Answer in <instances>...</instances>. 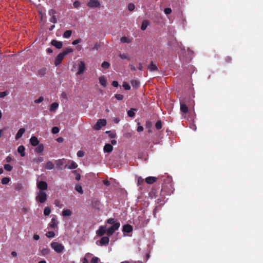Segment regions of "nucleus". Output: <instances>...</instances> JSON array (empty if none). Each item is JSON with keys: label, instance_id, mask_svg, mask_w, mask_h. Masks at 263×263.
I'll use <instances>...</instances> for the list:
<instances>
[{"label": "nucleus", "instance_id": "nucleus-35", "mask_svg": "<svg viewBox=\"0 0 263 263\" xmlns=\"http://www.w3.org/2000/svg\"><path fill=\"white\" fill-rule=\"evenodd\" d=\"M92 256V254L90 253H87L86 254L85 257L83 259V263H87L88 262V260L87 258L90 257Z\"/></svg>", "mask_w": 263, "mask_h": 263}, {"label": "nucleus", "instance_id": "nucleus-26", "mask_svg": "<svg viewBox=\"0 0 263 263\" xmlns=\"http://www.w3.org/2000/svg\"><path fill=\"white\" fill-rule=\"evenodd\" d=\"M58 107L59 104L57 102H53L51 104L49 110L52 112L58 109Z\"/></svg>", "mask_w": 263, "mask_h": 263}, {"label": "nucleus", "instance_id": "nucleus-23", "mask_svg": "<svg viewBox=\"0 0 263 263\" xmlns=\"http://www.w3.org/2000/svg\"><path fill=\"white\" fill-rule=\"evenodd\" d=\"M25 147L23 145H20L18 147L17 152L22 157H24L25 155Z\"/></svg>", "mask_w": 263, "mask_h": 263}, {"label": "nucleus", "instance_id": "nucleus-11", "mask_svg": "<svg viewBox=\"0 0 263 263\" xmlns=\"http://www.w3.org/2000/svg\"><path fill=\"white\" fill-rule=\"evenodd\" d=\"M68 162L70 163V164L69 165H65L64 166V168L72 170L78 167L77 164L74 161L69 160Z\"/></svg>", "mask_w": 263, "mask_h": 263}, {"label": "nucleus", "instance_id": "nucleus-16", "mask_svg": "<svg viewBox=\"0 0 263 263\" xmlns=\"http://www.w3.org/2000/svg\"><path fill=\"white\" fill-rule=\"evenodd\" d=\"M99 81L100 84L104 87H105L107 85V80L104 76H101L99 78Z\"/></svg>", "mask_w": 263, "mask_h": 263}, {"label": "nucleus", "instance_id": "nucleus-54", "mask_svg": "<svg viewBox=\"0 0 263 263\" xmlns=\"http://www.w3.org/2000/svg\"><path fill=\"white\" fill-rule=\"evenodd\" d=\"M84 153L83 151H79L77 152V156L78 157H82L84 156Z\"/></svg>", "mask_w": 263, "mask_h": 263}, {"label": "nucleus", "instance_id": "nucleus-38", "mask_svg": "<svg viewBox=\"0 0 263 263\" xmlns=\"http://www.w3.org/2000/svg\"><path fill=\"white\" fill-rule=\"evenodd\" d=\"M46 69L45 68H42L39 70L38 71V74L43 76H44L46 73Z\"/></svg>", "mask_w": 263, "mask_h": 263}, {"label": "nucleus", "instance_id": "nucleus-57", "mask_svg": "<svg viewBox=\"0 0 263 263\" xmlns=\"http://www.w3.org/2000/svg\"><path fill=\"white\" fill-rule=\"evenodd\" d=\"M106 133L109 134V136L111 138L115 137V134L111 133V131H106Z\"/></svg>", "mask_w": 263, "mask_h": 263}, {"label": "nucleus", "instance_id": "nucleus-21", "mask_svg": "<svg viewBox=\"0 0 263 263\" xmlns=\"http://www.w3.org/2000/svg\"><path fill=\"white\" fill-rule=\"evenodd\" d=\"M148 69L151 71H157L158 69L157 66L154 64V62L153 61L151 62L150 64L148 66Z\"/></svg>", "mask_w": 263, "mask_h": 263}, {"label": "nucleus", "instance_id": "nucleus-39", "mask_svg": "<svg viewBox=\"0 0 263 263\" xmlns=\"http://www.w3.org/2000/svg\"><path fill=\"white\" fill-rule=\"evenodd\" d=\"M110 66V64L108 62L104 61L102 63L101 66L104 69H108Z\"/></svg>", "mask_w": 263, "mask_h": 263}, {"label": "nucleus", "instance_id": "nucleus-44", "mask_svg": "<svg viewBox=\"0 0 263 263\" xmlns=\"http://www.w3.org/2000/svg\"><path fill=\"white\" fill-rule=\"evenodd\" d=\"M106 222L108 224H112V226L114 224V223H116L117 222H116V220L114 218H110L107 219Z\"/></svg>", "mask_w": 263, "mask_h": 263}, {"label": "nucleus", "instance_id": "nucleus-45", "mask_svg": "<svg viewBox=\"0 0 263 263\" xmlns=\"http://www.w3.org/2000/svg\"><path fill=\"white\" fill-rule=\"evenodd\" d=\"M72 173L75 175V178L77 180H79L81 178V176L77 171H73Z\"/></svg>", "mask_w": 263, "mask_h": 263}, {"label": "nucleus", "instance_id": "nucleus-47", "mask_svg": "<svg viewBox=\"0 0 263 263\" xmlns=\"http://www.w3.org/2000/svg\"><path fill=\"white\" fill-rule=\"evenodd\" d=\"M155 127L157 129H160L162 128V123L160 121H158L155 125Z\"/></svg>", "mask_w": 263, "mask_h": 263}, {"label": "nucleus", "instance_id": "nucleus-7", "mask_svg": "<svg viewBox=\"0 0 263 263\" xmlns=\"http://www.w3.org/2000/svg\"><path fill=\"white\" fill-rule=\"evenodd\" d=\"M37 186L41 191H44L47 190L48 185L47 183L44 181H37Z\"/></svg>", "mask_w": 263, "mask_h": 263}, {"label": "nucleus", "instance_id": "nucleus-33", "mask_svg": "<svg viewBox=\"0 0 263 263\" xmlns=\"http://www.w3.org/2000/svg\"><path fill=\"white\" fill-rule=\"evenodd\" d=\"M135 110H136V109L134 108H131L127 112L128 116L130 117H134L135 115Z\"/></svg>", "mask_w": 263, "mask_h": 263}, {"label": "nucleus", "instance_id": "nucleus-29", "mask_svg": "<svg viewBox=\"0 0 263 263\" xmlns=\"http://www.w3.org/2000/svg\"><path fill=\"white\" fill-rule=\"evenodd\" d=\"M49 252L50 250L47 248H43L41 250V254L43 256L47 255L48 254H49Z\"/></svg>", "mask_w": 263, "mask_h": 263}, {"label": "nucleus", "instance_id": "nucleus-15", "mask_svg": "<svg viewBox=\"0 0 263 263\" xmlns=\"http://www.w3.org/2000/svg\"><path fill=\"white\" fill-rule=\"evenodd\" d=\"M109 241V239L108 236L103 237L100 241V246H105L108 243Z\"/></svg>", "mask_w": 263, "mask_h": 263}, {"label": "nucleus", "instance_id": "nucleus-49", "mask_svg": "<svg viewBox=\"0 0 263 263\" xmlns=\"http://www.w3.org/2000/svg\"><path fill=\"white\" fill-rule=\"evenodd\" d=\"M60 129L58 127H53L52 129V133L53 134H57L59 132Z\"/></svg>", "mask_w": 263, "mask_h": 263}, {"label": "nucleus", "instance_id": "nucleus-1", "mask_svg": "<svg viewBox=\"0 0 263 263\" xmlns=\"http://www.w3.org/2000/svg\"><path fill=\"white\" fill-rule=\"evenodd\" d=\"M73 52V50L72 48H67L64 50L62 53H59L55 58L54 64L55 66L59 65L64 58L65 57L66 55H67L69 53H71Z\"/></svg>", "mask_w": 263, "mask_h": 263}, {"label": "nucleus", "instance_id": "nucleus-17", "mask_svg": "<svg viewBox=\"0 0 263 263\" xmlns=\"http://www.w3.org/2000/svg\"><path fill=\"white\" fill-rule=\"evenodd\" d=\"M51 44L58 49H61L62 47V42L60 41L52 40L51 42Z\"/></svg>", "mask_w": 263, "mask_h": 263}, {"label": "nucleus", "instance_id": "nucleus-22", "mask_svg": "<svg viewBox=\"0 0 263 263\" xmlns=\"http://www.w3.org/2000/svg\"><path fill=\"white\" fill-rule=\"evenodd\" d=\"M157 178L155 177H148L145 179V181L148 184H152L156 182Z\"/></svg>", "mask_w": 263, "mask_h": 263}, {"label": "nucleus", "instance_id": "nucleus-28", "mask_svg": "<svg viewBox=\"0 0 263 263\" xmlns=\"http://www.w3.org/2000/svg\"><path fill=\"white\" fill-rule=\"evenodd\" d=\"M54 165L52 162L48 161L45 164V168L47 170H52L54 168Z\"/></svg>", "mask_w": 263, "mask_h": 263}, {"label": "nucleus", "instance_id": "nucleus-64", "mask_svg": "<svg viewBox=\"0 0 263 263\" xmlns=\"http://www.w3.org/2000/svg\"><path fill=\"white\" fill-rule=\"evenodd\" d=\"M121 263H138V261L136 262V261H125L122 262Z\"/></svg>", "mask_w": 263, "mask_h": 263}, {"label": "nucleus", "instance_id": "nucleus-24", "mask_svg": "<svg viewBox=\"0 0 263 263\" xmlns=\"http://www.w3.org/2000/svg\"><path fill=\"white\" fill-rule=\"evenodd\" d=\"M123 231L124 232L130 233L133 231V228L130 225L126 224L124 226Z\"/></svg>", "mask_w": 263, "mask_h": 263}, {"label": "nucleus", "instance_id": "nucleus-31", "mask_svg": "<svg viewBox=\"0 0 263 263\" xmlns=\"http://www.w3.org/2000/svg\"><path fill=\"white\" fill-rule=\"evenodd\" d=\"M148 25H149V23L147 21H146V20L143 21L142 23L141 26V29L142 30H145L146 29V28L147 27Z\"/></svg>", "mask_w": 263, "mask_h": 263}, {"label": "nucleus", "instance_id": "nucleus-25", "mask_svg": "<svg viewBox=\"0 0 263 263\" xmlns=\"http://www.w3.org/2000/svg\"><path fill=\"white\" fill-rule=\"evenodd\" d=\"M37 146L35 148V152L37 153H42L44 151V145L43 144H39V145H37Z\"/></svg>", "mask_w": 263, "mask_h": 263}, {"label": "nucleus", "instance_id": "nucleus-41", "mask_svg": "<svg viewBox=\"0 0 263 263\" xmlns=\"http://www.w3.org/2000/svg\"><path fill=\"white\" fill-rule=\"evenodd\" d=\"M131 84L133 87H138L139 86V82L137 80H132L131 81Z\"/></svg>", "mask_w": 263, "mask_h": 263}, {"label": "nucleus", "instance_id": "nucleus-60", "mask_svg": "<svg viewBox=\"0 0 263 263\" xmlns=\"http://www.w3.org/2000/svg\"><path fill=\"white\" fill-rule=\"evenodd\" d=\"M112 85L115 87H117L119 85L118 84V82L116 81H114L112 82Z\"/></svg>", "mask_w": 263, "mask_h": 263}, {"label": "nucleus", "instance_id": "nucleus-56", "mask_svg": "<svg viewBox=\"0 0 263 263\" xmlns=\"http://www.w3.org/2000/svg\"><path fill=\"white\" fill-rule=\"evenodd\" d=\"M8 93L6 91H3L0 92V98H3L7 95H8Z\"/></svg>", "mask_w": 263, "mask_h": 263}, {"label": "nucleus", "instance_id": "nucleus-37", "mask_svg": "<svg viewBox=\"0 0 263 263\" xmlns=\"http://www.w3.org/2000/svg\"><path fill=\"white\" fill-rule=\"evenodd\" d=\"M10 179L9 177H4L2 179V183L3 184H7L10 182Z\"/></svg>", "mask_w": 263, "mask_h": 263}, {"label": "nucleus", "instance_id": "nucleus-4", "mask_svg": "<svg viewBox=\"0 0 263 263\" xmlns=\"http://www.w3.org/2000/svg\"><path fill=\"white\" fill-rule=\"evenodd\" d=\"M120 226V224L119 222H116L114 223V225L111 226L110 227L107 228V235L108 236L112 235L116 231L118 230Z\"/></svg>", "mask_w": 263, "mask_h": 263}, {"label": "nucleus", "instance_id": "nucleus-19", "mask_svg": "<svg viewBox=\"0 0 263 263\" xmlns=\"http://www.w3.org/2000/svg\"><path fill=\"white\" fill-rule=\"evenodd\" d=\"M180 110L181 112L186 114L188 112V107L185 104L181 102Z\"/></svg>", "mask_w": 263, "mask_h": 263}, {"label": "nucleus", "instance_id": "nucleus-8", "mask_svg": "<svg viewBox=\"0 0 263 263\" xmlns=\"http://www.w3.org/2000/svg\"><path fill=\"white\" fill-rule=\"evenodd\" d=\"M85 69L86 67L84 62L82 61H80V63L79 64L78 71L77 72V74L78 75L81 74L84 72Z\"/></svg>", "mask_w": 263, "mask_h": 263}, {"label": "nucleus", "instance_id": "nucleus-10", "mask_svg": "<svg viewBox=\"0 0 263 263\" xmlns=\"http://www.w3.org/2000/svg\"><path fill=\"white\" fill-rule=\"evenodd\" d=\"M105 233L107 234V228L106 226L100 227L99 230H98L97 231V234L98 236H102Z\"/></svg>", "mask_w": 263, "mask_h": 263}, {"label": "nucleus", "instance_id": "nucleus-40", "mask_svg": "<svg viewBox=\"0 0 263 263\" xmlns=\"http://www.w3.org/2000/svg\"><path fill=\"white\" fill-rule=\"evenodd\" d=\"M4 167L5 170L8 172L12 171L13 168V167L9 164H5Z\"/></svg>", "mask_w": 263, "mask_h": 263}, {"label": "nucleus", "instance_id": "nucleus-32", "mask_svg": "<svg viewBox=\"0 0 263 263\" xmlns=\"http://www.w3.org/2000/svg\"><path fill=\"white\" fill-rule=\"evenodd\" d=\"M71 33H72V31L71 30H66L64 33L63 37L65 38H66V39L69 38L71 36Z\"/></svg>", "mask_w": 263, "mask_h": 263}, {"label": "nucleus", "instance_id": "nucleus-58", "mask_svg": "<svg viewBox=\"0 0 263 263\" xmlns=\"http://www.w3.org/2000/svg\"><path fill=\"white\" fill-rule=\"evenodd\" d=\"M164 12L166 14H169L172 12V10L169 8H165L164 9Z\"/></svg>", "mask_w": 263, "mask_h": 263}, {"label": "nucleus", "instance_id": "nucleus-20", "mask_svg": "<svg viewBox=\"0 0 263 263\" xmlns=\"http://www.w3.org/2000/svg\"><path fill=\"white\" fill-rule=\"evenodd\" d=\"M113 149V147L110 144H106L104 146V151L106 153H110Z\"/></svg>", "mask_w": 263, "mask_h": 263}, {"label": "nucleus", "instance_id": "nucleus-6", "mask_svg": "<svg viewBox=\"0 0 263 263\" xmlns=\"http://www.w3.org/2000/svg\"><path fill=\"white\" fill-rule=\"evenodd\" d=\"M56 13L55 10L54 9H50L48 11V14L50 16L49 19V21L54 24L57 22V18L55 16V14Z\"/></svg>", "mask_w": 263, "mask_h": 263}, {"label": "nucleus", "instance_id": "nucleus-12", "mask_svg": "<svg viewBox=\"0 0 263 263\" xmlns=\"http://www.w3.org/2000/svg\"><path fill=\"white\" fill-rule=\"evenodd\" d=\"M59 223L58 221L56 218H52L50 222L49 223L48 226L51 229H55L58 227Z\"/></svg>", "mask_w": 263, "mask_h": 263}, {"label": "nucleus", "instance_id": "nucleus-30", "mask_svg": "<svg viewBox=\"0 0 263 263\" xmlns=\"http://www.w3.org/2000/svg\"><path fill=\"white\" fill-rule=\"evenodd\" d=\"M72 212L69 209L64 210L62 211V215L63 216H69L71 215Z\"/></svg>", "mask_w": 263, "mask_h": 263}, {"label": "nucleus", "instance_id": "nucleus-2", "mask_svg": "<svg viewBox=\"0 0 263 263\" xmlns=\"http://www.w3.org/2000/svg\"><path fill=\"white\" fill-rule=\"evenodd\" d=\"M51 247L58 253H61L64 250V247L61 243L53 242L51 243Z\"/></svg>", "mask_w": 263, "mask_h": 263}, {"label": "nucleus", "instance_id": "nucleus-9", "mask_svg": "<svg viewBox=\"0 0 263 263\" xmlns=\"http://www.w3.org/2000/svg\"><path fill=\"white\" fill-rule=\"evenodd\" d=\"M100 5V4L98 0H90L87 4L88 6L92 8L99 7Z\"/></svg>", "mask_w": 263, "mask_h": 263}, {"label": "nucleus", "instance_id": "nucleus-5", "mask_svg": "<svg viewBox=\"0 0 263 263\" xmlns=\"http://www.w3.org/2000/svg\"><path fill=\"white\" fill-rule=\"evenodd\" d=\"M106 124V120L105 119H99L96 124L94 125L95 130H99L102 127L105 126Z\"/></svg>", "mask_w": 263, "mask_h": 263}, {"label": "nucleus", "instance_id": "nucleus-48", "mask_svg": "<svg viewBox=\"0 0 263 263\" xmlns=\"http://www.w3.org/2000/svg\"><path fill=\"white\" fill-rule=\"evenodd\" d=\"M123 87H124V88L125 89V90H129L130 89V85L126 82H124L123 84Z\"/></svg>", "mask_w": 263, "mask_h": 263}, {"label": "nucleus", "instance_id": "nucleus-36", "mask_svg": "<svg viewBox=\"0 0 263 263\" xmlns=\"http://www.w3.org/2000/svg\"><path fill=\"white\" fill-rule=\"evenodd\" d=\"M75 190L80 194H83V193L82 187L80 185H76Z\"/></svg>", "mask_w": 263, "mask_h": 263}, {"label": "nucleus", "instance_id": "nucleus-46", "mask_svg": "<svg viewBox=\"0 0 263 263\" xmlns=\"http://www.w3.org/2000/svg\"><path fill=\"white\" fill-rule=\"evenodd\" d=\"M135 5L133 3H130L128 5V9L130 11H132L135 9Z\"/></svg>", "mask_w": 263, "mask_h": 263}, {"label": "nucleus", "instance_id": "nucleus-34", "mask_svg": "<svg viewBox=\"0 0 263 263\" xmlns=\"http://www.w3.org/2000/svg\"><path fill=\"white\" fill-rule=\"evenodd\" d=\"M46 236L48 238H52L54 237L55 234L53 231H48L46 233Z\"/></svg>", "mask_w": 263, "mask_h": 263}, {"label": "nucleus", "instance_id": "nucleus-51", "mask_svg": "<svg viewBox=\"0 0 263 263\" xmlns=\"http://www.w3.org/2000/svg\"><path fill=\"white\" fill-rule=\"evenodd\" d=\"M99 259L97 257H93L92 258L90 263H98Z\"/></svg>", "mask_w": 263, "mask_h": 263}, {"label": "nucleus", "instance_id": "nucleus-63", "mask_svg": "<svg viewBox=\"0 0 263 263\" xmlns=\"http://www.w3.org/2000/svg\"><path fill=\"white\" fill-rule=\"evenodd\" d=\"M143 130V127L142 126H139L137 128V131L140 132Z\"/></svg>", "mask_w": 263, "mask_h": 263}, {"label": "nucleus", "instance_id": "nucleus-62", "mask_svg": "<svg viewBox=\"0 0 263 263\" xmlns=\"http://www.w3.org/2000/svg\"><path fill=\"white\" fill-rule=\"evenodd\" d=\"M103 182L106 186H109L110 185V183L108 180H103Z\"/></svg>", "mask_w": 263, "mask_h": 263}, {"label": "nucleus", "instance_id": "nucleus-42", "mask_svg": "<svg viewBox=\"0 0 263 263\" xmlns=\"http://www.w3.org/2000/svg\"><path fill=\"white\" fill-rule=\"evenodd\" d=\"M144 183V179L141 177L137 178V185L140 186Z\"/></svg>", "mask_w": 263, "mask_h": 263}, {"label": "nucleus", "instance_id": "nucleus-14", "mask_svg": "<svg viewBox=\"0 0 263 263\" xmlns=\"http://www.w3.org/2000/svg\"><path fill=\"white\" fill-rule=\"evenodd\" d=\"M30 142L31 145L33 146H36L39 144V141L35 136H32L30 139Z\"/></svg>", "mask_w": 263, "mask_h": 263}, {"label": "nucleus", "instance_id": "nucleus-50", "mask_svg": "<svg viewBox=\"0 0 263 263\" xmlns=\"http://www.w3.org/2000/svg\"><path fill=\"white\" fill-rule=\"evenodd\" d=\"M121 42L122 43H129V39L125 37V36H123V37H122L120 39Z\"/></svg>", "mask_w": 263, "mask_h": 263}, {"label": "nucleus", "instance_id": "nucleus-43", "mask_svg": "<svg viewBox=\"0 0 263 263\" xmlns=\"http://www.w3.org/2000/svg\"><path fill=\"white\" fill-rule=\"evenodd\" d=\"M50 209L49 207L47 206L45 208L44 210V214L45 215L48 216L50 214Z\"/></svg>", "mask_w": 263, "mask_h": 263}, {"label": "nucleus", "instance_id": "nucleus-13", "mask_svg": "<svg viewBox=\"0 0 263 263\" xmlns=\"http://www.w3.org/2000/svg\"><path fill=\"white\" fill-rule=\"evenodd\" d=\"M65 163L64 159H58L55 161L57 168L59 170H62L63 167L62 166Z\"/></svg>", "mask_w": 263, "mask_h": 263}, {"label": "nucleus", "instance_id": "nucleus-55", "mask_svg": "<svg viewBox=\"0 0 263 263\" xmlns=\"http://www.w3.org/2000/svg\"><path fill=\"white\" fill-rule=\"evenodd\" d=\"M73 7L76 8H78L80 6V3L79 1H75L73 4Z\"/></svg>", "mask_w": 263, "mask_h": 263}, {"label": "nucleus", "instance_id": "nucleus-53", "mask_svg": "<svg viewBox=\"0 0 263 263\" xmlns=\"http://www.w3.org/2000/svg\"><path fill=\"white\" fill-rule=\"evenodd\" d=\"M123 95H121V94H116L115 95V98L118 100H122L123 99Z\"/></svg>", "mask_w": 263, "mask_h": 263}, {"label": "nucleus", "instance_id": "nucleus-61", "mask_svg": "<svg viewBox=\"0 0 263 263\" xmlns=\"http://www.w3.org/2000/svg\"><path fill=\"white\" fill-rule=\"evenodd\" d=\"M12 158L10 156H8L7 158H6V161L7 162H10L12 161Z\"/></svg>", "mask_w": 263, "mask_h": 263}, {"label": "nucleus", "instance_id": "nucleus-18", "mask_svg": "<svg viewBox=\"0 0 263 263\" xmlns=\"http://www.w3.org/2000/svg\"><path fill=\"white\" fill-rule=\"evenodd\" d=\"M25 132V129L24 128H20L18 130V132H17L16 135L15 136V139L16 140L19 139L23 136V135L24 134Z\"/></svg>", "mask_w": 263, "mask_h": 263}, {"label": "nucleus", "instance_id": "nucleus-52", "mask_svg": "<svg viewBox=\"0 0 263 263\" xmlns=\"http://www.w3.org/2000/svg\"><path fill=\"white\" fill-rule=\"evenodd\" d=\"M44 100V98L43 97H40L39 99L34 100L35 103H40L42 102Z\"/></svg>", "mask_w": 263, "mask_h": 263}, {"label": "nucleus", "instance_id": "nucleus-3", "mask_svg": "<svg viewBox=\"0 0 263 263\" xmlns=\"http://www.w3.org/2000/svg\"><path fill=\"white\" fill-rule=\"evenodd\" d=\"M36 199L41 203H44L47 199V195L44 191H40L37 193Z\"/></svg>", "mask_w": 263, "mask_h": 263}, {"label": "nucleus", "instance_id": "nucleus-27", "mask_svg": "<svg viewBox=\"0 0 263 263\" xmlns=\"http://www.w3.org/2000/svg\"><path fill=\"white\" fill-rule=\"evenodd\" d=\"M119 57L122 60H127V61H130L131 58L127 54L120 53Z\"/></svg>", "mask_w": 263, "mask_h": 263}, {"label": "nucleus", "instance_id": "nucleus-59", "mask_svg": "<svg viewBox=\"0 0 263 263\" xmlns=\"http://www.w3.org/2000/svg\"><path fill=\"white\" fill-rule=\"evenodd\" d=\"M80 42H81V40L77 39L76 40H74L72 42V45H77V44H78V43H79Z\"/></svg>", "mask_w": 263, "mask_h": 263}]
</instances>
